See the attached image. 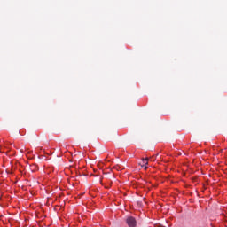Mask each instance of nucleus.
I'll use <instances>...</instances> for the list:
<instances>
[{
	"label": "nucleus",
	"mask_w": 227,
	"mask_h": 227,
	"mask_svg": "<svg viewBox=\"0 0 227 227\" xmlns=\"http://www.w3.org/2000/svg\"><path fill=\"white\" fill-rule=\"evenodd\" d=\"M126 224H128L129 227H136L137 226V222L135 217L128 216L126 219Z\"/></svg>",
	"instance_id": "obj_1"
},
{
	"label": "nucleus",
	"mask_w": 227,
	"mask_h": 227,
	"mask_svg": "<svg viewBox=\"0 0 227 227\" xmlns=\"http://www.w3.org/2000/svg\"><path fill=\"white\" fill-rule=\"evenodd\" d=\"M142 168H145V169L147 168L146 166H148V158H143L142 159V164H141Z\"/></svg>",
	"instance_id": "obj_2"
}]
</instances>
